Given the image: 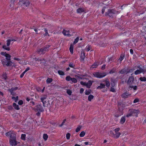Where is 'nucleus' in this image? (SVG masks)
Returning <instances> with one entry per match:
<instances>
[{
    "label": "nucleus",
    "instance_id": "nucleus-41",
    "mask_svg": "<svg viewBox=\"0 0 146 146\" xmlns=\"http://www.w3.org/2000/svg\"><path fill=\"white\" fill-rule=\"evenodd\" d=\"M126 72V70L125 69H123L120 71V73L121 74H124Z\"/></svg>",
    "mask_w": 146,
    "mask_h": 146
},
{
    "label": "nucleus",
    "instance_id": "nucleus-14",
    "mask_svg": "<svg viewBox=\"0 0 146 146\" xmlns=\"http://www.w3.org/2000/svg\"><path fill=\"white\" fill-rule=\"evenodd\" d=\"M130 95L131 94H129L128 93L126 92L124 93L121 96L123 98H127L128 96H130Z\"/></svg>",
    "mask_w": 146,
    "mask_h": 146
},
{
    "label": "nucleus",
    "instance_id": "nucleus-40",
    "mask_svg": "<svg viewBox=\"0 0 146 146\" xmlns=\"http://www.w3.org/2000/svg\"><path fill=\"white\" fill-rule=\"evenodd\" d=\"M12 99L15 102H16L18 99V97L17 96L16 97H12Z\"/></svg>",
    "mask_w": 146,
    "mask_h": 146
},
{
    "label": "nucleus",
    "instance_id": "nucleus-3",
    "mask_svg": "<svg viewBox=\"0 0 146 146\" xmlns=\"http://www.w3.org/2000/svg\"><path fill=\"white\" fill-rule=\"evenodd\" d=\"M15 136H14L9 139V143L12 146H16L19 143L16 140Z\"/></svg>",
    "mask_w": 146,
    "mask_h": 146
},
{
    "label": "nucleus",
    "instance_id": "nucleus-2",
    "mask_svg": "<svg viewBox=\"0 0 146 146\" xmlns=\"http://www.w3.org/2000/svg\"><path fill=\"white\" fill-rule=\"evenodd\" d=\"M139 112V110L131 109L129 110L128 112L126 115V117H127L131 116L137 117Z\"/></svg>",
    "mask_w": 146,
    "mask_h": 146
},
{
    "label": "nucleus",
    "instance_id": "nucleus-17",
    "mask_svg": "<svg viewBox=\"0 0 146 146\" xmlns=\"http://www.w3.org/2000/svg\"><path fill=\"white\" fill-rule=\"evenodd\" d=\"M9 46H8L7 45V46L5 45H4L3 46V48L6 50L8 51H9L10 50V48L9 47Z\"/></svg>",
    "mask_w": 146,
    "mask_h": 146
},
{
    "label": "nucleus",
    "instance_id": "nucleus-61",
    "mask_svg": "<svg viewBox=\"0 0 146 146\" xmlns=\"http://www.w3.org/2000/svg\"><path fill=\"white\" fill-rule=\"evenodd\" d=\"M37 90L38 91H40V88H36Z\"/></svg>",
    "mask_w": 146,
    "mask_h": 146
},
{
    "label": "nucleus",
    "instance_id": "nucleus-9",
    "mask_svg": "<svg viewBox=\"0 0 146 146\" xmlns=\"http://www.w3.org/2000/svg\"><path fill=\"white\" fill-rule=\"evenodd\" d=\"M35 109L38 112H41L43 110L42 106L40 105H37L36 106L35 108Z\"/></svg>",
    "mask_w": 146,
    "mask_h": 146
},
{
    "label": "nucleus",
    "instance_id": "nucleus-22",
    "mask_svg": "<svg viewBox=\"0 0 146 146\" xmlns=\"http://www.w3.org/2000/svg\"><path fill=\"white\" fill-rule=\"evenodd\" d=\"M73 47H74L73 45L72 44H71L70 45L69 49H70V52L72 54L73 53Z\"/></svg>",
    "mask_w": 146,
    "mask_h": 146
},
{
    "label": "nucleus",
    "instance_id": "nucleus-19",
    "mask_svg": "<svg viewBox=\"0 0 146 146\" xmlns=\"http://www.w3.org/2000/svg\"><path fill=\"white\" fill-rule=\"evenodd\" d=\"M120 134L119 132H117L115 134H113V136L115 138H117L119 137Z\"/></svg>",
    "mask_w": 146,
    "mask_h": 146
},
{
    "label": "nucleus",
    "instance_id": "nucleus-56",
    "mask_svg": "<svg viewBox=\"0 0 146 146\" xmlns=\"http://www.w3.org/2000/svg\"><path fill=\"white\" fill-rule=\"evenodd\" d=\"M105 67H106V65H103L102 67V68H101L102 69H104L105 68Z\"/></svg>",
    "mask_w": 146,
    "mask_h": 146
},
{
    "label": "nucleus",
    "instance_id": "nucleus-30",
    "mask_svg": "<svg viewBox=\"0 0 146 146\" xmlns=\"http://www.w3.org/2000/svg\"><path fill=\"white\" fill-rule=\"evenodd\" d=\"M43 137L45 141H46L47 140L48 138V136L46 134H44Z\"/></svg>",
    "mask_w": 146,
    "mask_h": 146
},
{
    "label": "nucleus",
    "instance_id": "nucleus-35",
    "mask_svg": "<svg viewBox=\"0 0 146 146\" xmlns=\"http://www.w3.org/2000/svg\"><path fill=\"white\" fill-rule=\"evenodd\" d=\"M91 93L90 91V90H86L85 91V94L86 95H88Z\"/></svg>",
    "mask_w": 146,
    "mask_h": 146
},
{
    "label": "nucleus",
    "instance_id": "nucleus-37",
    "mask_svg": "<svg viewBox=\"0 0 146 146\" xmlns=\"http://www.w3.org/2000/svg\"><path fill=\"white\" fill-rule=\"evenodd\" d=\"M79 39V38L78 37H77L74 40V44H75L78 41Z\"/></svg>",
    "mask_w": 146,
    "mask_h": 146
},
{
    "label": "nucleus",
    "instance_id": "nucleus-13",
    "mask_svg": "<svg viewBox=\"0 0 146 146\" xmlns=\"http://www.w3.org/2000/svg\"><path fill=\"white\" fill-rule=\"evenodd\" d=\"M99 64L98 63H95L93 64L90 68L91 69H93L97 67L98 66V65Z\"/></svg>",
    "mask_w": 146,
    "mask_h": 146
},
{
    "label": "nucleus",
    "instance_id": "nucleus-16",
    "mask_svg": "<svg viewBox=\"0 0 146 146\" xmlns=\"http://www.w3.org/2000/svg\"><path fill=\"white\" fill-rule=\"evenodd\" d=\"M137 86H132V85H130L129 86V88H130L133 89L134 91V92H135L137 89Z\"/></svg>",
    "mask_w": 146,
    "mask_h": 146
},
{
    "label": "nucleus",
    "instance_id": "nucleus-27",
    "mask_svg": "<svg viewBox=\"0 0 146 146\" xmlns=\"http://www.w3.org/2000/svg\"><path fill=\"white\" fill-rule=\"evenodd\" d=\"M91 47L90 45H88L86 47L85 50L87 51H88L91 49Z\"/></svg>",
    "mask_w": 146,
    "mask_h": 146
},
{
    "label": "nucleus",
    "instance_id": "nucleus-44",
    "mask_svg": "<svg viewBox=\"0 0 146 146\" xmlns=\"http://www.w3.org/2000/svg\"><path fill=\"white\" fill-rule=\"evenodd\" d=\"M123 59V56L122 55L120 56V57L119 59L118 60L120 62L122 61Z\"/></svg>",
    "mask_w": 146,
    "mask_h": 146
},
{
    "label": "nucleus",
    "instance_id": "nucleus-47",
    "mask_svg": "<svg viewBox=\"0 0 146 146\" xmlns=\"http://www.w3.org/2000/svg\"><path fill=\"white\" fill-rule=\"evenodd\" d=\"M139 101V99L137 98L135 99L133 101V103H135L138 102Z\"/></svg>",
    "mask_w": 146,
    "mask_h": 146
},
{
    "label": "nucleus",
    "instance_id": "nucleus-12",
    "mask_svg": "<svg viewBox=\"0 0 146 146\" xmlns=\"http://www.w3.org/2000/svg\"><path fill=\"white\" fill-rule=\"evenodd\" d=\"M69 31L68 30L64 29L63 30L62 33L64 35H67L69 36L70 35L69 34Z\"/></svg>",
    "mask_w": 146,
    "mask_h": 146
},
{
    "label": "nucleus",
    "instance_id": "nucleus-5",
    "mask_svg": "<svg viewBox=\"0 0 146 146\" xmlns=\"http://www.w3.org/2000/svg\"><path fill=\"white\" fill-rule=\"evenodd\" d=\"M20 5H21L22 7L23 8L25 9L29 6V3L28 0H26L25 1H20L19 2Z\"/></svg>",
    "mask_w": 146,
    "mask_h": 146
},
{
    "label": "nucleus",
    "instance_id": "nucleus-34",
    "mask_svg": "<svg viewBox=\"0 0 146 146\" xmlns=\"http://www.w3.org/2000/svg\"><path fill=\"white\" fill-rule=\"evenodd\" d=\"M140 80L141 81H146V78L145 77H140Z\"/></svg>",
    "mask_w": 146,
    "mask_h": 146
},
{
    "label": "nucleus",
    "instance_id": "nucleus-26",
    "mask_svg": "<svg viewBox=\"0 0 146 146\" xmlns=\"http://www.w3.org/2000/svg\"><path fill=\"white\" fill-rule=\"evenodd\" d=\"M13 106L14 107V108L17 110H19V106L18 105H17L15 103H14L13 104Z\"/></svg>",
    "mask_w": 146,
    "mask_h": 146
},
{
    "label": "nucleus",
    "instance_id": "nucleus-49",
    "mask_svg": "<svg viewBox=\"0 0 146 146\" xmlns=\"http://www.w3.org/2000/svg\"><path fill=\"white\" fill-rule=\"evenodd\" d=\"M110 91L113 92H114L115 91V90L114 88L111 87L110 89Z\"/></svg>",
    "mask_w": 146,
    "mask_h": 146
},
{
    "label": "nucleus",
    "instance_id": "nucleus-25",
    "mask_svg": "<svg viewBox=\"0 0 146 146\" xmlns=\"http://www.w3.org/2000/svg\"><path fill=\"white\" fill-rule=\"evenodd\" d=\"M106 86L108 88L110 86V83L109 81L108 80H106L105 81Z\"/></svg>",
    "mask_w": 146,
    "mask_h": 146
},
{
    "label": "nucleus",
    "instance_id": "nucleus-20",
    "mask_svg": "<svg viewBox=\"0 0 146 146\" xmlns=\"http://www.w3.org/2000/svg\"><path fill=\"white\" fill-rule=\"evenodd\" d=\"M105 85L104 84H101L100 86H98L97 87V89H101L105 87Z\"/></svg>",
    "mask_w": 146,
    "mask_h": 146
},
{
    "label": "nucleus",
    "instance_id": "nucleus-7",
    "mask_svg": "<svg viewBox=\"0 0 146 146\" xmlns=\"http://www.w3.org/2000/svg\"><path fill=\"white\" fill-rule=\"evenodd\" d=\"M5 135L7 136H10L11 138L13 137L14 136H16L15 133L13 131H10L6 133Z\"/></svg>",
    "mask_w": 146,
    "mask_h": 146
},
{
    "label": "nucleus",
    "instance_id": "nucleus-63",
    "mask_svg": "<svg viewBox=\"0 0 146 146\" xmlns=\"http://www.w3.org/2000/svg\"><path fill=\"white\" fill-rule=\"evenodd\" d=\"M29 70V68H27L25 70L24 72H25V73L27 71Z\"/></svg>",
    "mask_w": 146,
    "mask_h": 146
},
{
    "label": "nucleus",
    "instance_id": "nucleus-45",
    "mask_svg": "<svg viewBox=\"0 0 146 146\" xmlns=\"http://www.w3.org/2000/svg\"><path fill=\"white\" fill-rule=\"evenodd\" d=\"M119 128H118L115 129L114 130V131H115V134L116 133H117V132H119L118 131H119Z\"/></svg>",
    "mask_w": 146,
    "mask_h": 146
},
{
    "label": "nucleus",
    "instance_id": "nucleus-50",
    "mask_svg": "<svg viewBox=\"0 0 146 146\" xmlns=\"http://www.w3.org/2000/svg\"><path fill=\"white\" fill-rule=\"evenodd\" d=\"M18 104L19 105H21L23 104V101L22 100H20Z\"/></svg>",
    "mask_w": 146,
    "mask_h": 146
},
{
    "label": "nucleus",
    "instance_id": "nucleus-51",
    "mask_svg": "<svg viewBox=\"0 0 146 146\" xmlns=\"http://www.w3.org/2000/svg\"><path fill=\"white\" fill-rule=\"evenodd\" d=\"M84 89L83 88H81L80 89V93L82 94L83 93L84 91Z\"/></svg>",
    "mask_w": 146,
    "mask_h": 146
},
{
    "label": "nucleus",
    "instance_id": "nucleus-59",
    "mask_svg": "<svg viewBox=\"0 0 146 146\" xmlns=\"http://www.w3.org/2000/svg\"><path fill=\"white\" fill-rule=\"evenodd\" d=\"M8 39L11 42L12 41H16V40H14V39H13L12 38H10V39Z\"/></svg>",
    "mask_w": 146,
    "mask_h": 146
},
{
    "label": "nucleus",
    "instance_id": "nucleus-42",
    "mask_svg": "<svg viewBox=\"0 0 146 146\" xmlns=\"http://www.w3.org/2000/svg\"><path fill=\"white\" fill-rule=\"evenodd\" d=\"M70 134L69 133H67L66 135V138L67 139H69L70 138Z\"/></svg>",
    "mask_w": 146,
    "mask_h": 146
},
{
    "label": "nucleus",
    "instance_id": "nucleus-4",
    "mask_svg": "<svg viewBox=\"0 0 146 146\" xmlns=\"http://www.w3.org/2000/svg\"><path fill=\"white\" fill-rule=\"evenodd\" d=\"M93 75L95 77L101 78L105 76L106 75V74L105 72H95L93 73Z\"/></svg>",
    "mask_w": 146,
    "mask_h": 146
},
{
    "label": "nucleus",
    "instance_id": "nucleus-31",
    "mask_svg": "<svg viewBox=\"0 0 146 146\" xmlns=\"http://www.w3.org/2000/svg\"><path fill=\"white\" fill-rule=\"evenodd\" d=\"M26 135L25 134H22L21 135V139L23 140L25 139Z\"/></svg>",
    "mask_w": 146,
    "mask_h": 146
},
{
    "label": "nucleus",
    "instance_id": "nucleus-52",
    "mask_svg": "<svg viewBox=\"0 0 146 146\" xmlns=\"http://www.w3.org/2000/svg\"><path fill=\"white\" fill-rule=\"evenodd\" d=\"M69 66L70 67L73 68L74 66V65L72 63H70L69 65Z\"/></svg>",
    "mask_w": 146,
    "mask_h": 146
},
{
    "label": "nucleus",
    "instance_id": "nucleus-1",
    "mask_svg": "<svg viewBox=\"0 0 146 146\" xmlns=\"http://www.w3.org/2000/svg\"><path fill=\"white\" fill-rule=\"evenodd\" d=\"M1 54L5 56L6 57V60H7V62H6L4 59L2 60L1 62L2 64L4 66L6 65L7 66H9L10 65L11 62L10 61L11 55L9 54H7L5 52H2L1 53Z\"/></svg>",
    "mask_w": 146,
    "mask_h": 146
},
{
    "label": "nucleus",
    "instance_id": "nucleus-53",
    "mask_svg": "<svg viewBox=\"0 0 146 146\" xmlns=\"http://www.w3.org/2000/svg\"><path fill=\"white\" fill-rule=\"evenodd\" d=\"M25 73V72H23V73L21 75L20 77L21 78H22L23 77V76H24Z\"/></svg>",
    "mask_w": 146,
    "mask_h": 146
},
{
    "label": "nucleus",
    "instance_id": "nucleus-8",
    "mask_svg": "<svg viewBox=\"0 0 146 146\" xmlns=\"http://www.w3.org/2000/svg\"><path fill=\"white\" fill-rule=\"evenodd\" d=\"M66 80L68 81H71L72 82L74 83H76L77 82V80L76 79L74 78H71L70 76H67L66 77Z\"/></svg>",
    "mask_w": 146,
    "mask_h": 146
},
{
    "label": "nucleus",
    "instance_id": "nucleus-60",
    "mask_svg": "<svg viewBox=\"0 0 146 146\" xmlns=\"http://www.w3.org/2000/svg\"><path fill=\"white\" fill-rule=\"evenodd\" d=\"M130 52L131 54H133V50L132 49H131L130 50Z\"/></svg>",
    "mask_w": 146,
    "mask_h": 146
},
{
    "label": "nucleus",
    "instance_id": "nucleus-32",
    "mask_svg": "<svg viewBox=\"0 0 146 146\" xmlns=\"http://www.w3.org/2000/svg\"><path fill=\"white\" fill-rule=\"evenodd\" d=\"M52 81V80L51 78H48L47 80H46V82L47 83H50Z\"/></svg>",
    "mask_w": 146,
    "mask_h": 146
},
{
    "label": "nucleus",
    "instance_id": "nucleus-54",
    "mask_svg": "<svg viewBox=\"0 0 146 146\" xmlns=\"http://www.w3.org/2000/svg\"><path fill=\"white\" fill-rule=\"evenodd\" d=\"M44 31H45V36H46V35H47L48 34L47 30H46V29H44Z\"/></svg>",
    "mask_w": 146,
    "mask_h": 146
},
{
    "label": "nucleus",
    "instance_id": "nucleus-39",
    "mask_svg": "<svg viewBox=\"0 0 146 146\" xmlns=\"http://www.w3.org/2000/svg\"><path fill=\"white\" fill-rule=\"evenodd\" d=\"M81 129V127L80 126H78L76 128V132H78Z\"/></svg>",
    "mask_w": 146,
    "mask_h": 146
},
{
    "label": "nucleus",
    "instance_id": "nucleus-15",
    "mask_svg": "<svg viewBox=\"0 0 146 146\" xmlns=\"http://www.w3.org/2000/svg\"><path fill=\"white\" fill-rule=\"evenodd\" d=\"M47 98V96L46 95L44 96L43 97L41 98L40 100L42 102L43 104L44 105V100L46 99Z\"/></svg>",
    "mask_w": 146,
    "mask_h": 146
},
{
    "label": "nucleus",
    "instance_id": "nucleus-18",
    "mask_svg": "<svg viewBox=\"0 0 146 146\" xmlns=\"http://www.w3.org/2000/svg\"><path fill=\"white\" fill-rule=\"evenodd\" d=\"M85 57V54L84 52H82L81 55V60L83 61Z\"/></svg>",
    "mask_w": 146,
    "mask_h": 146
},
{
    "label": "nucleus",
    "instance_id": "nucleus-62",
    "mask_svg": "<svg viewBox=\"0 0 146 146\" xmlns=\"http://www.w3.org/2000/svg\"><path fill=\"white\" fill-rule=\"evenodd\" d=\"M105 11V10L104 8L102 10V13H103Z\"/></svg>",
    "mask_w": 146,
    "mask_h": 146
},
{
    "label": "nucleus",
    "instance_id": "nucleus-38",
    "mask_svg": "<svg viewBox=\"0 0 146 146\" xmlns=\"http://www.w3.org/2000/svg\"><path fill=\"white\" fill-rule=\"evenodd\" d=\"M115 85V82L114 80L111 81V85L112 87L114 86Z\"/></svg>",
    "mask_w": 146,
    "mask_h": 146
},
{
    "label": "nucleus",
    "instance_id": "nucleus-29",
    "mask_svg": "<svg viewBox=\"0 0 146 146\" xmlns=\"http://www.w3.org/2000/svg\"><path fill=\"white\" fill-rule=\"evenodd\" d=\"M133 80V78L132 77H130L128 81V83L129 84L130 83L132 82Z\"/></svg>",
    "mask_w": 146,
    "mask_h": 146
},
{
    "label": "nucleus",
    "instance_id": "nucleus-28",
    "mask_svg": "<svg viewBox=\"0 0 146 146\" xmlns=\"http://www.w3.org/2000/svg\"><path fill=\"white\" fill-rule=\"evenodd\" d=\"M85 132L84 131H82L80 134V136L81 137H83L85 136Z\"/></svg>",
    "mask_w": 146,
    "mask_h": 146
},
{
    "label": "nucleus",
    "instance_id": "nucleus-11",
    "mask_svg": "<svg viewBox=\"0 0 146 146\" xmlns=\"http://www.w3.org/2000/svg\"><path fill=\"white\" fill-rule=\"evenodd\" d=\"M143 72V73H144L145 72L144 71V69H139L135 71V75H137L140 74L141 73Z\"/></svg>",
    "mask_w": 146,
    "mask_h": 146
},
{
    "label": "nucleus",
    "instance_id": "nucleus-24",
    "mask_svg": "<svg viewBox=\"0 0 146 146\" xmlns=\"http://www.w3.org/2000/svg\"><path fill=\"white\" fill-rule=\"evenodd\" d=\"M125 117H122L121 118L120 122L121 123L123 124L124 123L125 121Z\"/></svg>",
    "mask_w": 146,
    "mask_h": 146
},
{
    "label": "nucleus",
    "instance_id": "nucleus-10",
    "mask_svg": "<svg viewBox=\"0 0 146 146\" xmlns=\"http://www.w3.org/2000/svg\"><path fill=\"white\" fill-rule=\"evenodd\" d=\"M119 13L117 11H115L114 10H111L108 11V13H106L109 16H112V14H118Z\"/></svg>",
    "mask_w": 146,
    "mask_h": 146
},
{
    "label": "nucleus",
    "instance_id": "nucleus-33",
    "mask_svg": "<svg viewBox=\"0 0 146 146\" xmlns=\"http://www.w3.org/2000/svg\"><path fill=\"white\" fill-rule=\"evenodd\" d=\"M17 89V87L13 88H12L10 90V91L11 92V94H13V91L14 90H16Z\"/></svg>",
    "mask_w": 146,
    "mask_h": 146
},
{
    "label": "nucleus",
    "instance_id": "nucleus-64",
    "mask_svg": "<svg viewBox=\"0 0 146 146\" xmlns=\"http://www.w3.org/2000/svg\"><path fill=\"white\" fill-rule=\"evenodd\" d=\"M74 146H81L80 145L78 144H75Z\"/></svg>",
    "mask_w": 146,
    "mask_h": 146
},
{
    "label": "nucleus",
    "instance_id": "nucleus-55",
    "mask_svg": "<svg viewBox=\"0 0 146 146\" xmlns=\"http://www.w3.org/2000/svg\"><path fill=\"white\" fill-rule=\"evenodd\" d=\"M14 59L15 60H17L18 61H19L20 60V59L19 58H16V57H15L14 58Z\"/></svg>",
    "mask_w": 146,
    "mask_h": 146
},
{
    "label": "nucleus",
    "instance_id": "nucleus-6",
    "mask_svg": "<svg viewBox=\"0 0 146 146\" xmlns=\"http://www.w3.org/2000/svg\"><path fill=\"white\" fill-rule=\"evenodd\" d=\"M93 82V81L90 80L87 83L82 81L81 82L80 84L82 85L86 86L88 88H90L91 86L92 85Z\"/></svg>",
    "mask_w": 146,
    "mask_h": 146
},
{
    "label": "nucleus",
    "instance_id": "nucleus-36",
    "mask_svg": "<svg viewBox=\"0 0 146 146\" xmlns=\"http://www.w3.org/2000/svg\"><path fill=\"white\" fill-rule=\"evenodd\" d=\"M58 74L61 75H64V73L61 70H59L58 71Z\"/></svg>",
    "mask_w": 146,
    "mask_h": 146
},
{
    "label": "nucleus",
    "instance_id": "nucleus-58",
    "mask_svg": "<svg viewBox=\"0 0 146 146\" xmlns=\"http://www.w3.org/2000/svg\"><path fill=\"white\" fill-rule=\"evenodd\" d=\"M84 143L86 145H89V142H85Z\"/></svg>",
    "mask_w": 146,
    "mask_h": 146
},
{
    "label": "nucleus",
    "instance_id": "nucleus-21",
    "mask_svg": "<svg viewBox=\"0 0 146 146\" xmlns=\"http://www.w3.org/2000/svg\"><path fill=\"white\" fill-rule=\"evenodd\" d=\"M77 12L78 13H80L84 11V9L82 8H79L77 10Z\"/></svg>",
    "mask_w": 146,
    "mask_h": 146
},
{
    "label": "nucleus",
    "instance_id": "nucleus-57",
    "mask_svg": "<svg viewBox=\"0 0 146 146\" xmlns=\"http://www.w3.org/2000/svg\"><path fill=\"white\" fill-rule=\"evenodd\" d=\"M66 121V119H64L63 121V122H62V124L60 126H62V125H63V124Z\"/></svg>",
    "mask_w": 146,
    "mask_h": 146
},
{
    "label": "nucleus",
    "instance_id": "nucleus-48",
    "mask_svg": "<svg viewBox=\"0 0 146 146\" xmlns=\"http://www.w3.org/2000/svg\"><path fill=\"white\" fill-rule=\"evenodd\" d=\"M11 41L9 40V39H8L7 40V45L8 46H9L10 44Z\"/></svg>",
    "mask_w": 146,
    "mask_h": 146
},
{
    "label": "nucleus",
    "instance_id": "nucleus-23",
    "mask_svg": "<svg viewBox=\"0 0 146 146\" xmlns=\"http://www.w3.org/2000/svg\"><path fill=\"white\" fill-rule=\"evenodd\" d=\"M94 98V96L93 95L90 94L88 96V100L89 101H91Z\"/></svg>",
    "mask_w": 146,
    "mask_h": 146
},
{
    "label": "nucleus",
    "instance_id": "nucleus-43",
    "mask_svg": "<svg viewBox=\"0 0 146 146\" xmlns=\"http://www.w3.org/2000/svg\"><path fill=\"white\" fill-rule=\"evenodd\" d=\"M2 77L3 79L5 80H6L7 78L6 74L5 73L3 74L2 76Z\"/></svg>",
    "mask_w": 146,
    "mask_h": 146
},
{
    "label": "nucleus",
    "instance_id": "nucleus-46",
    "mask_svg": "<svg viewBox=\"0 0 146 146\" xmlns=\"http://www.w3.org/2000/svg\"><path fill=\"white\" fill-rule=\"evenodd\" d=\"M72 92V91L70 90H67V93L69 95H70L71 94Z\"/></svg>",
    "mask_w": 146,
    "mask_h": 146
}]
</instances>
